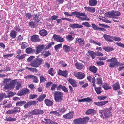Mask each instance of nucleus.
<instances>
[{"instance_id": "nucleus-1", "label": "nucleus", "mask_w": 124, "mask_h": 124, "mask_svg": "<svg viewBox=\"0 0 124 124\" xmlns=\"http://www.w3.org/2000/svg\"><path fill=\"white\" fill-rule=\"evenodd\" d=\"M4 84L5 86L4 88L6 89H11L13 87L14 84L16 83L14 80H11L9 79H5L4 81Z\"/></svg>"}, {"instance_id": "nucleus-2", "label": "nucleus", "mask_w": 124, "mask_h": 124, "mask_svg": "<svg viewBox=\"0 0 124 124\" xmlns=\"http://www.w3.org/2000/svg\"><path fill=\"white\" fill-rule=\"evenodd\" d=\"M106 61L107 62H110L109 66L112 68L116 67H117L119 66L120 64L117 59L115 57L112 58L110 59L107 60Z\"/></svg>"}, {"instance_id": "nucleus-3", "label": "nucleus", "mask_w": 124, "mask_h": 124, "mask_svg": "<svg viewBox=\"0 0 124 124\" xmlns=\"http://www.w3.org/2000/svg\"><path fill=\"white\" fill-rule=\"evenodd\" d=\"M111 110L109 108H106L101 111V117L104 118V117L108 118L111 115L110 112Z\"/></svg>"}, {"instance_id": "nucleus-4", "label": "nucleus", "mask_w": 124, "mask_h": 124, "mask_svg": "<svg viewBox=\"0 0 124 124\" xmlns=\"http://www.w3.org/2000/svg\"><path fill=\"white\" fill-rule=\"evenodd\" d=\"M43 60L40 58H37L34 59L30 65L31 67L35 68L38 67L42 63Z\"/></svg>"}, {"instance_id": "nucleus-5", "label": "nucleus", "mask_w": 124, "mask_h": 124, "mask_svg": "<svg viewBox=\"0 0 124 124\" xmlns=\"http://www.w3.org/2000/svg\"><path fill=\"white\" fill-rule=\"evenodd\" d=\"M54 98L56 102H60L63 100V95L61 92L56 91L54 93Z\"/></svg>"}, {"instance_id": "nucleus-6", "label": "nucleus", "mask_w": 124, "mask_h": 124, "mask_svg": "<svg viewBox=\"0 0 124 124\" xmlns=\"http://www.w3.org/2000/svg\"><path fill=\"white\" fill-rule=\"evenodd\" d=\"M75 14H76V17L79 18V16H81L83 17H80L81 20H86L89 21L90 19L88 18L87 16L85 14V13H81L79 12H77V11H75L72 13Z\"/></svg>"}, {"instance_id": "nucleus-7", "label": "nucleus", "mask_w": 124, "mask_h": 124, "mask_svg": "<svg viewBox=\"0 0 124 124\" xmlns=\"http://www.w3.org/2000/svg\"><path fill=\"white\" fill-rule=\"evenodd\" d=\"M121 15L120 13L118 11H113L112 12H108L105 13V15L108 17L116 18V16H118Z\"/></svg>"}, {"instance_id": "nucleus-8", "label": "nucleus", "mask_w": 124, "mask_h": 124, "mask_svg": "<svg viewBox=\"0 0 124 124\" xmlns=\"http://www.w3.org/2000/svg\"><path fill=\"white\" fill-rule=\"evenodd\" d=\"M85 118H79L74 120L73 122L74 124H86Z\"/></svg>"}, {"instance_id": "nucleus-9", "label": "nucleus", "mask_w": 124, "mask_h": 124, "mask_svg": "<svg viewBox=\"0 0 124 124\" xmlns=\"http://www.w3.org/2000/svg\"><path fill=\"white\" fill-rule=\"evenodd\" d=\"M74 76L79 79H82L84 78L85 75L82 72L75 71L74 73Z\"/></svg>"}, {"instance_id": "nucleus-10", "label": "nucleus", "mask_w": 124, "mask_h": 124, "mask_svg": "<svg viewBox=\"0 0 124 124\" xmlns=\"http://www.w3.org/2000/svg\"><path fill=\"white\" fill-rule=\"evenodd\" d=\"M74 113L73 111L70 112L64 115L63 117L67 119H72L73 118Z\"/></svg>"}, {"instance_id": "nucleus-11", "label": "nucleus", "mask_w": 124, "mask_h": 124, "mask_svg": "<svg viewBox=\"0 0 124 124\" xmlns=\"http://www.w3.org/2000/svg\"><path fill=\"white\" fill-rule=\"evenodd\" d=\"M31 41L35 42H39L41 40L39 38V36L34 35L31 37Z\"/></svg>"}, {"instance_id": "nucleus-12", "label": "nucleus", "mask_w": 124, "mask_h": 124, "mask_svg": "<svg viewBox=\"0 0 124 124\" xmlns=\"http://www.w3.org/2000/svg\"><path fill=\"white\" fill-rule=\"evenodd\" d=\"M45 45H38L36 47V50L35 53L36 54H38L44 48Z\"/></svg>"}, {"instance_id": "nucleus-13", "label": "nucleus", "mask_w": 124, "mask_h": 124, "mask_svg": "<svg viewBox=\"0 0 124 124\" xmlns=\"http://www.w3.org/2000/svg\"><path fill=\"white\" fill-rule=\"evenodd\" d=\"M53 38L54 39L55 41L60 42H62L63 41V39L60 36L54 34L53 37Z\"/></svg>"}, {"instance_id": "nucleus-14", "label": "nucleus", "mask_w": 124, "mask_h": 124, "mask_svg": "<svg viewBox=\"0 0 124 124\" xmlns=\"http://www.w3.org/2000/svg\"><path fill=\"white\" fill-rule=\"evenodd\" d=\"M76 42L81 46H83L85 43L84 39L82 38L77 39Z\"/></svg>"}, {"instance_id": "nucleus-15", "label": "nucleus", "mask_w": 124, "mask_h": 124, "mask_svg": "<svg viewBox=\"0 0 124 124\" xmlns=\"http://www.w3.org/2000/svg\"><path fill=\"white\" fill-rule=\"evenodd\" d=\"M63 50L66 53L69 52L72 50V48L71 46H68L66 45H64L63 47Z\"/></svg>"}, {"instance_id": "nucleus-16", "label": "nucleus", "mask_w": 124, "mask_h": 124, "mask_svg": "<svg viewBox=\"0 0 124 124\" xmlns=\"http://www.w3.org/2000/svg\"><path fill=\"white\" fill-rule=\"evenodd\" d=\"M29 93V91L28 89H23L21 91L20 93H17V95L21 96L23 95L27 94Z\"/></svg>"}, {"instance_id": "nucleus-17", "label": "nucleus", "mask_w": 124, "mask_h": 124, "mask_svg": "<svg viewBox=\"0 0 124 124\" xmlns=\"http://www.w3.org/2000/svg\"><path fill=\"white\" fill-rule=\"evenodd\" d=\"M69 26L72 29L81 28L83 27L82 25L77 23L70 24Z\"/></svg>"}, {"instance_id": "nucleus-18", "label": "nucleus", "mask_w": 124, "mask_h": 124, "mask_svg": "<svg viewBox=\"0 0 124 124\" xmlns=\"http://www.w3.org/2000/svg\"><path fill=\"white\" fill-rule=\"evenodd\" d=\"M58 74L59 75L65 77H66L68 75V71L66 70L64 71H62L60 70H59Z\"/></svg>"}, {"instance_id": "nucleus-19", "label": "nucleus", "mask_w": 124, "mask_h": 124, "mask_svg": "<svg viewBox=\"0 0 124 124\" xmlns=\"http://www.w3.org/2000/svg\"><path fill=\"white\" fill-rule=\"evenodd\" d=\"M112 36H110L109 35H107V34H104L103 35V37L107 41L112 42L113 41L110 39H112L111 37Z\"/></svg>"}, {"instance_id": "nucleus-20", "label": "nucleus", "mask_w": 124, "mask_h": 124, "mask_svg": "<svg viewBox=\"0 0 124 124\" xmlns=\"http://www.w3.org/2000/svg\"><path fill=\"white\" fill-rule=\"evenodd\" d=\"M108 102V101H101L99 102H94V104L95 105H97L98 106H102L107 103Z\"/></svg>"}, {"instance_id": "nucleus-21", "label": "nucleus", "mask_w": 124, "mask_h": 124, "mask_svg": "<svg viewBox=\"0 0 124 124\" xmlns=\"http://www.w3.org/2000/svg\"><path fill=\"white\" fill-rule=\"evenodd\" d=\"M95 113V110L93 109H90L87 111L85 113L87 115L91 114L93 115Z\"/></svg>"}, {"instance_id": "nucleus-22", "label": "nucleus", "mask_w": 124, "mask_h": 124, "mask_svg": "<svg viewBox=\"0 0 124 124\" xmlns=\"http://www.w3.org/2000/svg\"><path fill=\"white\" fill-rule=\"evenodd\" d=\"M17 35V32L14 30H12L9 34L10 37L13 38H16Z\"/></svg>"}, {"instance_id": "nucleus-23", "label": "nucleus", "mask_w": 124, "mask_h": 124, "mask_svg": "<svg viewBox=\"0 0 124 124\" xmlns=\"http://www.w3.org/2000/svg\"><path fill=\"white\" fill-rule=\"evenodd\" d=\"M113 89L114 90H117L120 88V84L118 82H117L112 85Z\"/></svg>"}, {"instance_id": "nucleus-24", "label": "nucleus", "mask_w": 124, "mask_h": 124, "mask_svg": "<svg viewBox=\"0 0 124 124\" xmlns=\"http://www.w3.org/2000/svg\"><path fill=\"white\" fill-rule=\"evenodd\" d=\"M69 83L71 85L74 87H76L77 86V85L75 81L72 78H69L68 80Z\"/></svg>"}, {"instance_id": "nucleus-25", "label": "nucleus", "mask_w": 124, "mask_h": 124, "mask_svg": "<svg viewBox=\"0 0 124 124\" xmlns=\"http://www.w3.org/2000/svg\"><path fill=\"white\" fill-rule=\"evenodd\" d=\"M92 100L89 97H87L86 98H84L81 100H79L78 101L79 102H90Z\"/></svg>"}, {"instance_id": "nucleus-26", "label": "nucleus", "mask_w": 124, "mask_h": 124, "mask_svg": "<svg viewBox=\"0 0 124 124\" xmlns=\"http://www.w3.org/2000/svg\"><path fill=\"white\" fill-rule=\"evenodd\" d=\"M76 68L78 69L81 70L83 69L84 67V65L83 64L79 63H76L75 64Z\"/></svg>"}, {"instance_id": "nucleus-27", "label": "nucleus", "mask_w": 124, "mask_h": 124, "mask_svg": "<svg viewBox=\"0 0 124 124\" xmlns=\"http://www.w3.org/2000/svg\"><path fill=\"white\" fill-rule=\"evenodd\" d=\"M15 81V83L14 84V85L13 87H14L15 85H16V88L17 90H19L20 88L21 87V84H20L18 81H17L16 80H14Z\"/></svg>"}, {"instance_id": "nucleus-28", "label": "nucleus", "mask_w": 124, "mask_h": 124, "mask_svg": "<svg viewBox=\"0 0 124 124\" xmlns=\"http://www.w3.org/2000/svg\"><path fill=\"white\" fill-rule=\"evenodd\" d=\"M90 70L93 73H95L97 70V68L95 66H91L89 68Z\"/></svg>"}, {"instance_id": "nucleus-29", "label": "nucleus", "mask_w": 124, "mask_h": 124, "mask_svg": "<svg viewBox=\"0 0 124 124\" xmlns=\"http://www.w3.org/2000/svg\"><path fill=\"white\" fill-rule=\"evenodd\" d=\"M84 8L87 11H89V12L94 13L95 11V9L94 8L85 7Z\"/></svg>"}, {"instance_id": "nucleus-30", "label": "nucleus", "mask_w": 124, "mask_h": 124, "mask_svg": "<svg viewBox=\"0 0 124 124\" xmlns=\"http://www.w3.org/2000/svg\"><path fill=\"white\" fill-rule=\"evenodd\" d=\"M97 3L96 0H89V4L91 6H94L96 5Z\"/></svg>"}, {"instance_id": "nucleus-31", "label": "nucleus", "mask_w": 124, "mask_h": 124, "mask_svg": "<svg viewBox=\"0 0 124 124\" xmlns=\"http://www.w3.org/2000/svg\"><path fill=\"white\" fill-rule=\"evenodd\" d=\"M33 17V20L35 22H38L40 21V19L39 15H34Z\"/></svg>"}, {"instance_id": "nucleus-32", "label": "nucleus", "mask_w": 124, "mask_h": 124, "mask_svg": "<svg viewBox=\"0 0 124 124\" xmlns=\"http://www.w3.org/2000/svg\"><path fill=\"white\" fill-rule=\"evenodd\" d=\"M46 95L45 94H41L40 95L39 97L37 99V100L39 102H41L46 97Z\"/></svg>"}, {"instance_id": "nucleus-33", "label": "nucleus", "mask_w": 124, "mask_h": 124, "mask_svg": "<svg viewBox=\"0 0 124 124\" xmlns=\"http://www.w3.org/2000/svg\"><path fill=\"white\" fill-rule=\"evenodd\" d=\"M5 93H6V98L10 97L13 96L14 94L12 92H10L9 91L6 92Z\"/></svg>"}, {"instance_id": "nucleus-34", "label": "nucleus", "mask_w": 124, "mask_h": 124, "mask_svg": "<svg viewBox=\"0 0 124 124\" xmlns=\"http://www.w3.org/2000/svg\"><path fill=\"white\" fill-rule=\"evenodd\" d=\"M26 52L28 54H31L34 52L35 50L34 49H32L31 47H28L26 49Z\"/></svg>"}, {"instance_id": "nucleus-35", "label": "nucleus", "mask_w": 124, "mask_h": 124, "mask_svg": "<svg viewBox=\"0 0 124 124\" xmlns=\"http://www.w3.org/2000/svg\"><path fill=\"white\" fill-rule=\"evenodd\" d=\"M45 103L46 105L48 106H51L53 105V102L50 100L46 99L45 100Z\"/></svg>"}, {"instance_id": "nucleus-36", "label": "nucleus", "mask_w": 124, "mask_h": 124, "mask_svg": "<svg viewBox=\"0 0 124 124\" xmlns=\"http://www.w3.org/2000/svg\"><path fill=\"white\" fill-rule=\"evenodd\" d=\"M40 35L42 36H46L47 34V32L45 30H40L39 32Z\"/></svg>"}, {"instance_id": "nucleus-37", "label": "nucleus", "mask_w": 124, "mask_h": 124, "mask_svg": "<svg viewBox=\"0 0 124 124\" xmlns=\"http://www.w3.org/2000/svg\"><path fill=\"white\" fill-rule=\"evenodd\" d=\"M102 87L106 90L110 89L111 88V87L108 84L106 83H105L103 85Z\"/></svg>"}, {"instance_id": "nucleus-38", "label": "nucleus", "mask_w": 124, "mask_h": 124, "mask_svg": "<svg viewBox=\"0 0 124 124\" xmlns=\"http://www.w3.org/2000/svg\"><path fill=\"white\" fill-rule=\"evenodd\" d=\"M103 48L105 51L107 52H111L114 50V49L113 48L110 47L108 46L103 47Z\"/></svg>"}, {"instance_id": "nucleus-39", "label": "nucleus", "mask_w": 124, "mask_h": 124, "mask_svg": "<svg viewBox=\"0 0 124 124\" xmlns=\"http://www.w3.org/2000/svg\"><path fill=\"white\" fill-rule=\"evenodd\" d=\"M21 48L22 49H24L28 46V44L27 43L25 42H23L21 44Z\"/></svg>"}, {"instance_id": "nucleus-40", "label": "nucleus", "mask_w": 124, "mask_h": 124, "mask_svg": "<svg viewBox=\"0 0 124 124\" xmlns=\"http://www.w3.org/2000/svg\"><path fill=\"white\" fill-rule=\"evenodd\" d=\"M43 54L44 55L45 57H46L50 55L51 54L49 51L44 50L43 52Z\"/></svg>"}, {"instance_id": "nucleus-41", "label": "nucleus", "mask_w": 124, "mask_h": 124, "mask_svg": "<svg viewBox=\"0 0 124 124\" xmlns=\"http://www.w3.org/2000/svg\"><path fill=\"white\" fill-rule=\"evenodd\" d=\"M25 103L26 102L25 101H20L16 102V106H21L24 105Z\"/></svg>"}, {"instance_id": "nucleus-42", "label": "nucleus", "mask_w": 124, "mask_h": 124, "mask_svg": "<svg viewBox=\"0 0 124 124\" xmlns=\"http://www.w3.org/2000/svg\"><path fill=\"white\" fill-rule=\"evenodd\" d=\"M67 40V41L70 42L72 40L74 39L72 35H68L66 37Z\"/></svg>"}, {"instance_id": "nucleus-43", "label": "nucleus", "mask_w": 124, "mask_h": 124, "mask_svg": "<svg viewBox=\"0 0 124 124\" xmlns=\"http://www.w3.org/2000/svg\"><path fill=\"white\" fill-rule=\"evenodd\" d=\"M88 53L92 58L93 59H94L95 58V55H96L95 53L93 51H89Z\"/></svg>"}, {"instance_id": "nucleus-44", "label": "nucleus", "mask_w": 124, "mask_h": 124, "mask_svg": "<svg viewBox=\"0 0 124 124\" xmlns=\"http://www.w3.org/2000/svg\"><path fill=\"white\" fill-rule=\"evenodd\" d=\"M98 77L97 78V83L101 85L102 83V81L101 80V78L98 75Z\"/></svg>"}, {"instance_id": "nucleus-45", "label": "nucleus", "mask_w": 124, "mask_h": 124, "mask_svg": "<svg viewBox=\"0 0 124 124\" xmlns=\"http://www.w3.org/2000/svg\"><path fill=\"white\" fill-rule=\"evenodd\" d=\"M101 86H100L98 87H96L94 89L96 93L98 94H99L101 93Z\"/></svg>"}, {"instance_id": "nucleus-46", "label": "nucleus", "mask_w": 124, "mask_h": 124, "mask_svg": "<svg viewBox=\"0 0 124 124\" xmlns=\"http://www.w3.org/2000/svg\"><path fill=\"white\" fill-rule=\"evenodd\" d=\"M23 39V37L21 35H20L16 37L15 40L17 42L20 41L22 40Z\"/></svg>"}, {"instance_id": "nucleus-47", "label": "nucleus", "mask_w": 124, "mask_h": 124, "mask_svg": "<svg viewBox=\"0 0 124 124\" xmlns=\"http://www.w3.org/2000/svg\"><path fill=\"white\" fill-rule=\"evenodd\" d=\"M16 120V119L14 118H12L11 116H9L8 118H7L5 119V120L8 121H15Z\"/></svg>"}, {"instance_id": "nucleus-48", "label": "nucleus", "mask_w": 124, "mask_h": 124, "mask_svg": "<svg viewBox=\"0 0 124 124\" xmlns=\"http://www.w3.org/2000/svg\"><path fill=\"white\" fill-rule=\"evenodd\" d=\"M13 109L14 113H19L20 112V108L18 107H15Z\"/></svg>"}, {"instance_id": "nucleus-49", "label": "nucleus", "mask_w": 124, "mask_h": 124, "mask_svg": "<svg viewBox=\"0 0 124 124\" xmlns=\"http://www.w3.org/2000/svg\"><path fill=\"white\" fill-rule=\"evenodd\" d=\"M6 93H0V101L3 99L4 97L6 98Z\"/></svg>"}, {"instance_id": "nucleus-50", "label": "nucleus", "mask_w": 124, "mask_h": 124, "mask_svg": "<svg viewBox=\"0 0 124 124\" xmlns=\"http://www.w3.org/2000/svg\"><path fill=\"white\" fill-rule=\"evenodd\" d=\"M38 109H35L34 110L32 111L31 112L32 115H37L38 113Z\"/></svg>"}, {"instance_id": "nucleus-51", "label": "nucleus", "mask_w": 124, "mask_h": 124, "mask_svg": "<svg viewBox=\"0 0 124 124\" xmlns=\"http://www.w3.org/2000/svg\"><path fill=\"white\" fill-rule=\"evenodd\" d=\"M62 46V44H60L55 45L54 46V48L57 51L58 49Z\"/></svg>"}, {"instance_id": "nucleus-52", "label": "nucleus", "mask_w": 124, "mask_h": 124, "mask_svg": "<svg viewBox=\"0 0 124 124\" xmlns=\"http://www.w3.org/2000/svg\"><path fill=\"white\" fill-rule=\"evenodd\" d=\"M82 24L85 26L87 27H91V25L87 22H83L82 23Z\"/></svg>"}, {"instance_id": "nucleus-53", "label": "nucleus", "mask_w": 124, "mask_h": 124, "mask_svg": "<svg viewBox=\"0 0 124 124\" xmlns=\"http://www.w3.org/2000/svg\"><path fill=\"white\" fill-rule=\"evenodd\" d=\"M111 38L112 39L116 41H119L121 40L120 38L119 37H116L112 36V37H111Z\"/></svg>"}, {"instance_id": "nucleus-54", "label": "nucleus", "mask_w": 124, "mask_h": 124, "mask_svg": "<svg viewBox=\"0 0 124 124\" xmlns=\"http://www.w3.org/2000/svg\"><path fill=\"white\" fill-rule=\"evenodd\" d=\"M40 83H42L46 81V78L42 76H40Z\"/></svg>"}, {"instance_id": "nucleus-55", "label": "nucleus", "mask_w": 124, "mask_h": 124, "mask_svg": "<svg viewBox=\"0 0 124 124\" xmlns=\"http://www.w3.org/2000/svg\"><path fill=\"white\" fill-rule=\"evenodd\" d=\"M107 97V96H99L98 98V99L101 100H104Z\"/></svg>"}, {"instance_id": "nucleus-56", "label": "nucleus", "mask_w": 124, "mask_h": 124, "mask_svg": "<svg viewBox=\"0 0 124 124\" xmlns=\"http://www.w3.org/2000/svg\"><path fill=\"white\" fill-rule=\"evenodd\" d=\"M59 111L61 113H64L66 111V109L64 107L60 108L59 109Z\"/></svg>"}, {"instance_id": "nucleus-57", "label": "nucleus", "mask_w": 124, "mask_h": 124, "mask_svg": "<svg viewBox=\"0 0 124 124\" xmlns=\"http://www.w3.org/2000/svg\"><path fill=\"white\" fill-rule=\"evenodd\" d=\"M14 28L16 31L18 32H21L22 31L21 29L20 28L19 26H16L14 27Z\"/></svg>"}, {"instance_id": "nucleus-58", "label": "nucleus", "mask_w": 124, "mask_h": 124, "mask_svg": "<svg viewBox=\"0 0 124 124\" xmlns=\"http://www.w3.org/2000/svg\"><path fill=\"white\" fill-rule=\"evenodd\" d=\"M73 12H72L71 13V14H70L69 13V12H64V14L65 15H66L67 16H73V15H76V14H73L72 13H73Z\"/></svg>"}, {"instance_id": "nucleus-59", "label": "nucleus", "mask_w": 124, "mask_h": 124, "mask_svg": "<svg viewBox=\"0 0 124 124\" xmlns=\"http://www.w3.org/2000/svg\"><path fill=\"white\" fill-rule=\"evenodd\" d=\"M53 83L51 82H48L46 84V86L47 88H49V87Z\"/></svg>"}, {"instance_id": "nucleus-60", "label": "nucleus", "mask_w": 124, "mask_h": 124, "mask_svg": "<svg viewBox=\"0 0 124 124\" xmlns=\"http://www.w3.org/2000/svg\"><path fill=\"white\" fill-rule=\"evenodd\" d=\"M26 18L28 19H30L31 17V14L29 13H28L26 14L25 15Z\"/></svg>"}, {"instance_id": "nucleus-61", "label": "nucleus", "mask_w": 124, "mask_h": 124, "mask_svg": "<svg viewBox=\"0 0 124 124\" xmlns=\"http://www.w3.org/2000/svg\"><path fill=\"white\" fill-rule=\"evenodd\" d=\"M57 86V85L56 84H53L51 87V90L52 91L55 90V89Z\"/></svg>"}, {"instance_id": "nucleus-62", "label": "nucleus", "mask_w": 124, "mask_h": 124, "mask_svg": "<svg viewBox=\"0 0 124 124\" xmlns=\"http://www.w3.org/2000/svg\"><path fill=\"white\" fill-rule=\"evenodd\" d=\"M37 96L36 94H31L30 95L29 98L32 99L36 98Z\"/></svg>"}, {"instance_id": "nucleus-63", "label": "nucleus", "mask_w": 124, "mask_h": 124, "mask_svg": "<svg viewBox=\"0 0 124 124\" xmlns=\"http://www.w3.org/2000/svg\"><path fill=\"white\" fill-rule=\"evenodd\" d=\"M96 63L97 65L99 66L102 65L104 64V63L102 61H97L96 62Z\"/></svg>"}, {"instance_id": "nucleus-64", "label": "nucleus", "mask_w": 124, "mask_h": 124, "mask_svg": "<svg viewBox=\"0 0 124 124\" xmlns=\"http://www.w3.org/2000/svg\"><path fill=\"white\" fill-rule=\"evenodd\" d=\"M92 26L93 29L95 30H97L98 29V27L94 23H92Z\"/></svg>"}]
</instances>
